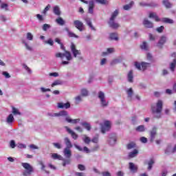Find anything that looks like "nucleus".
Listing matches in <instances>:
<instances>
[{
  "label": "nucleus",
  "mask_w": 176,
  "mask_h": 176,
  "mask_svg": "<svg viewBox=\"0 0 176 176\" xmlns=\"http://www.w3.org/2000/svg\"><path fill=\"white\" fill-rule=\"evenodd\" d=\"M23 67L24 69H25V71H27V72H28V74H32V71L31 70V69H30V67H28V66H27V65L23 64Z\"/></svg>",
  "instance_id": "4d7b16f0"
},
{
  "label": "nucleus",
  "mask_w": 176,
  "mask_h": 176,
  "mask_svg": "<svg viewBox=\"0 0 176 176\" xmlns=\"http://www.w3.org/2000/svg\"><path fill=\"white\" fill-rule=\"evenodd\" d=\"M136 146H137V144H135V142H131L126 145L127 149H133L134 148H136Z\"/></svg>",
  "instance_id": "f704fd0d"
},
{
  "label": "nucleus",
  "mask_w": 176,
  "mask_h": 176,
  "mask_svg": "<svg viewBox=\"0 0 176 176\" xmlns=\"http://www.w3.org/2000/svg\"><path fill=\"white\" fill-rule=\"evenodd\" d=\"M129 168L133 174H135L138 171V166L133 162H129Z\"/></svg>",
  "instance_id": "ddd939ff"
},
{
  "label": "nucleus",
  "mask_w": 176,
  "mask_h": 176,
  "mask_svg": "<svg viewBox=\"0 0 176 176\" xmlns=\"http://www.w3.org/2000/svg\"><path fill=\"white\" fill-rule=\"evenodd\" d=\"M53 12L56 16H60L61 14V11L60 10V7H58V6H55L53 8Z\"/></svg>",
  "instance_id": "bb28decb"
},
{
  "label": "nucleus",
  "mask_w": 176,
  "mask_h": 176,
  "mask_svg": "<svg viewBox=\"0 0 176 176\" xmlns=\"http://www.w3.org/2000/svg\"><path fill=\"white\" fill-rule=\"evenodd\" d=\"M133 5H134V1H131L129 4L124 6V10H129V9H131V8H133Z\"/></svg>",
  "instance_id": "72a5a7b5"
},
{
  "label": "nucleus",
  "mask_w": 176,
  "mask_h": 176,
  "mask_svg": "<svg viewBox=\"0 0 176 176\" xmlns=\"http://www.w3.org/2000/svg\"><path fill=\"white\" fill-rule=\"evenodd\" d=\"M155 164V160L153 159H151L148 162V170H152V166Z\"/></svg>",
  "instance_id": "e433bc0d"
},
{
  "label": "nucleus",
  "mask_w": 176,
  "mask_h": 176,
  "mask_svg": "<svg viewBox=\"0 0 176 176\" xmlns=\"http://www.w3.org/2000/svg\"><path fill=\"white\" fill-rule=\"evenodd\" d=\"M128 81L130 82V83H133V79L134 76H133V70L129 71L127 75Z\"/></svg>",
  "instance_id": "473e14b6"
},
{
  "label": "nucleus",
  "mask_w": 176,
  "mask_h": 176,
  "mask_svg": "<svg viewBox=\"0 0 176 176\" xmlns=\"http://www.w3.org/2000/svg\"><path fill=\"white\" fill-rule=\"evenodd\" d=\"M78 168H79L80 171H85V170H86V167H85V166L82 164H78Z\"/></svg>",
  "instance_id": "0e129e2a"
},
{
  "label": "nucleus",
  "mask_w": 176,
  "mask_h": 176,
  "mask_svg": "<svg viewBox=\"0 0 176 176\" xmlns=\"http://www.w3.org/2000/svg\"><path fill=\"white\" fill-rule=\"evenodd\" d=\"M13 115H21V113L16 107H12Z\"/></svg>",
  "instance_id": "3c124183"
},
{
  "label": "nucleus",
  "mask_w": 176,
  "mask_h": 176,
  "mask_svg": "<svg viewBox=\"0 0 176 176\" xmlns=\"http://www.w3.org/2000/svg\"><path fill=\"white\" fill-rule=\"evenodd\" d=\"M56 22L59 25H64V24H65V21H64V19H63V18H61V17L56 19Z\"/></svg>",
  "instance_id": "c9c22d12"
},
{
  "label": "nucleus",
  "mask_w": 176,
  "mask_h": 176,
  "mask_svg": "<svg viewBox=\"0 0 176 176\" xmlns=\"http://www.w3.org/2000/svg\"><path fill=\"white\" fill-rule=\"evenodd\" d=\"M75 100H76V104H79V102H80V101H82V97L80 96H78L75 98Z\"/></svg>",
  "instance_id": "69168bd1"
},
{
  "label": "nucleus",
  "mask_w": 176,
  "mask_h": 176,
  "mask_svg": "<svg viewBox=\"0 0 176 176\" xmlns=\"http://www.w3.org/2000/svg\"><path fill=\"white\" fill-rule=\"evenodd\" d=\"M65 129L66 131L71 135L73 140H78V134L74 132V131L71 130V129H69V127L68 126H65Z\"/></svg>",
  "instance_id": "2eb2a0df"
},
{
  "label": "nucleus",
  "mask_w": 176,
  "mask_h": 176,
  "mask_svg": "<svg viewBox=\"0 0 176 176\" xmlns=\"http://www.w3.org/2000/svg\"><path fill=\"white\" fill-rule=\"evenodd\" d=\"M33 38L34 36L32 35V34H31V32L27 33V39H28V41H32Z\"/></svg>",
  "instance_id": "052dcab7"
},
{
  "label": "nucleus",
  "mask_w": 176,
  "mask_h": 176,
  "mask_svg": "<svg viewBox=\"0 0 176 176\" xmlns=\"http://www.w3.org/2000/svg\"><path fill=\"white\" fill-rule=\"evenodd\" d=\"M162 3L163 5H164L165 8H166L167 9H170L173 8V4L168 2V0H163Z\"/></svg>",
  "instance_id": "cd10ccee"
},
{
  "label": "nucleus",
  "mask_w": 176,
  "mask_h": 176,
  "mask_svg": "<svg viewBox=\"0 0 176 176\" xmlns=\"http://www.w3.org/2000/svg\"><path fill=\"white\" fill-rule=\"evenodd\" d=\"M98 97L100 101V105H102L103 108L108 107L109 102L107 100V98H105V94H104V92L100 91Z\"/></svg>",
  "instance_id": "39448f33"
},
{
  "label": "nucleus",
  "mask_w": 176,
  "mask_h": 176,
  "mask_svg": "<svg viewBox=\"0 0 176 176\" xmlns=\"http://www.w3.org/2000/svg\"><path fill=\"white\" fill-rule=\"evenodd\" d=\"M137 155H138V150L134 149L132 152H130L129 153V157H131V158L135 157Z\"/></svg>",
  "instance_id": "2f4dec72"
},
{
  "label": "nucleus",
  "mask_w": 176,
  "mask_h": 176,
  "mask_svg": "<svg viewBox=\"0 0 176 176\" xmlns=\"http://www.w3.org/2000/svg\"><path fill=\"white\" fill-rule=\"evenodd\" d=\"M115 53V48H107V52H103V56H107V54H111Z\"/></svg>",
  "instance_id": "ea45409f"
},
{
  "label": "nucleus",
  "mask_w": 176,
  "mask_h": 176,
  "mask_svg": "<svg viewBox=\"0 0 176 176\" xmlns=\"http://www.w3.org/2000/svg\"><path fill=\"white\" fill-rule=\"evenodd\" d=\"M140 49H142V50H144V52H148V50H149V47L148 45H140Z\"/></svg>",
  "instance_id": "6e6d98bb"
},
{
  "label": "nucleus",
  "mask_w": 176,
  "mask_h": 176,
  "mask_svg": "<svg viewBox=\"0 0 176 176\" xmlns=\"http://www.w3.org/2000/svg\"><path fill=\"white\" fill-rule=\"evenodd\" d=\"M149 18L154 19L156 21H160V19H159V16H157V14L155 12H151L149 14Z\"/></svg>",
  "instance_id": "c85d7f7f"
},
{
  "label": "nucleus",
  "mask_w": 176,
  "mask_h": 176,
  "mask_svg": "<svg viewBox=\"0 0 176 176\" xmlns=\"http://www.w3.org/2000/svg\"><path fill=\"white\" fill-rule=\"evenodd\" d=\"M140 6H151V7H155V6H156V4H155L153 3H145V2H140Z\"/></svg>",
  "instance_id": "a19ab883"
},
{
  "label": "nucleus",
  "mask_w": 176,
  "mask_h": 176,
  "mask_svg": "<svg viewBox=\"0 0 176 176\" xmlns=\"http://www.w3.org/2000/svg\"><path fill=\"white\" fill-rule=\"evenodd\" d=\"M52 144L56 149H61V148H63V146L60 143L54 142Z\"/></svg>",
  "instance_id": "864d4df0"
},
{
  "label": "nucleus",
  "mask_w": 176,
  "mask_h": 176,
  "mask_svg": "<svg viewBox=\"0 0 176 176\" xmlns=\"http://www.w3.org/2000/svg\"><path fill=\"white\" fill-rule=\"evenodd\" d=\"M143 25L146 28H153V23L151 22L148 19H144L142 22Z\"/></svg>",
  "instance_id": "dca6fc26"
},
{
  "label": "nucleus",
  "mask_w": 176,
  "mask_h": 176,
  "mask_svg": "<svg viewBox=\"0 0 176 176\" xmlns=\"http://www.w3.org/2000/svg\"><path fill=\"white\" fill-rule=\"evenodd\" d=\"M109 144L111 146H113L116 144V140H118V138L116 137V135L115 133H111L109 136Z\"/></svg>",
  "instance_id": "f8f14e48"
},
{
  "label": "nucleus",
  "mask_w": 176,
  "mask_h": 176,
  "mask_svg": "<svg viewBox=\"0 0 176 176\" xmlns=\"http://www.w3.org/2000/svg\"><path fill=\"white\" fill-rule=\"evenodd\" d=\"M120 63L119 59H114L111 62V65H115V64H118Z\"/></svg>",
  "instance_id": "338daca9"
},
{
  "label": "nucleus",
  "mask_w": 176,
  "mask_h": 176,
  "mask_svg": "<svg viewBox=\"0 0 176 176\" xmlns=\"http://www.w3.org/2000/svg\"><path fill=\"white\" fill-rule=\"evenodd\" d=\"M63 160V167H65V166H67V164H69L71 163V160L63 158V160Z\"/></svg>",
  "instance_id": "8fccbe9b"
},
{
  "label": "nucleus",
  "mask_w": 176,
  "mask_h": 176,
  "mask_svg": "<svg viewBox=\"0 0 176 176\" xmlns=\"http://www.w3.org/2000/svg\"><path fill=\"white\" fill-rule=\"evenodd\" d=\"M70 49H71V52L74 56V57L76 58L78 57V56H80L82 54V52H80V50H78L76 49V47L75 46V45H72L70 46Z\"/></svg>",
  "instance_id": "9d476101"
},
{
  "label": "nucleus",
  "mask_w": 176,
  "mask_h": 176,
  "mask_svg": "<svg viewBox=\"0 0 176 176\" xmlns=\"http://www.w3.org/2000/svg\"><path fill=\"white\" fill-rule=\"evenodd\" d=\"M49 28H50V25H49L47 23H45L43 25V31H47V30H49Z\"/></svg>",
  "instance_id": "bf43d9fd"
},
{
  "label": "nucleus",
  "mask_w": 176,
  "mask_h": 176,
  "mask_svg": "<svg viewBox=\"0 0 176 176\" xmlns=\"http://www.w3.org/2000/svg\"><path fill=\"white\" fill-rule=\"evenodd\" d=\"M164 30V26H160L159 28H157V29H156V31L160 33L163 32Z\"/></svg>",
  "instance_id": "e2e57ef3"
},
{
  "label": "nucleus",
  "mask_w": 176,
  "mask_h": 176,
  "mask_svg": "<svg viewBox=\"0 0 176 176\" xmlns=\"http://www.w3.org/2000/svg\"><path fill=\"white\" fill-rule=\"evenodd\" d=\"M151 111L156 119L162 118V111H163V101L159 100L155 106L151 107Z\"/></svg>",
  "instance_id": "f257e3e1"
},
{
  "label": "nucleus",
  "mask_w": 176,
  "mask_h": 176,
  "mask_svg": "<svg viewBox=\"0 0 176 176\" xmlns=\"http://www.w3.org/2000/svg\"><path fill=\"white\" fill-rule=\"evenodd\" d=\"M83 3H86V5L89 4L88 12L90 14H93L94 13V1H90L89 2L85 0H80Z\"/></svg>",
  "instance_id": "0eeeda50"
},
{
  "label": "nucleus",
  "mask_w": 176,
  "mask_h": 176,
  "mask_svg": "<svg viewBox=\"0 0 176 176\" xmlns=\"http://www.w3.org/2000/svg\"><path fill=\"white\" fill-rule=\"evenodd\" d=\"M109 129H111V122L105 121L104 122V124L102 125L101 132L102 133V134H105L107 131H109Z\"/></svg>",
  "instance_id": "1a4fd4ad"
},
{
  "label": "nucleus",
  "mask_w": 176,
  "mask_h": 176,
  "mask_svg": "<svg viewBox=\"0 0 176 176\" xmlns=\"http://www.w3.org/2000/svg\"><path fill=\"white\" fill-rule=\"evenodd\" d=\"M81 126L84 127V129H86L88 131H90L91 130V126L90 125V123L87 122H81Z\"/></svg>",
  "instance_id": "a878e982"
},
{
  "label": "nucleus",
  "mask_w": 176,
  "mask_h": 176,
  "mask_svg": "<svg viewBox=\"0 0 176 176\" xmlns=\"http://www.w3.org/2000/svg\"><path fill=\"white\" fill-rule=\"evenodd\" d=\"M2 74L5 76V78H6V79H9V78H10V74H9V73H8L7 72H3Z\"/></svg>",
  "instance_id": "774afa93"
},
{
  "label": "nucleus",
  "mask_w": 176,
  "mask_h": 176,
  "mask_svg": "<svg viewBox=\"0 0 176 176\" xmlns=\"http://www.w3.org/2000/svg\"><path fill=\"white\" fill-rule=\"evenodd\" d=\"M91 142H94V144L98 143V135L95 136L92 140H91Z\"/></svg>",
  "instance_id": "680f3d73"
},
{
  "label": "nucleus",
  "mask_w": 176,
  "mask_h": 176,
  "mask_svg": "<svg viewBox=\"0 0 176 176\" xmlns=\"http://www.w3.org/2000/svg\"><path fill=\"white\" fill-rule=\"evenodd\" d=\"M165 155H167V156H170V155H173V153H175L174 151V149L171 146V145L167 146V147L164 150Z\"/></svg>",
  "instance_id": "a211bd4d"
},
{
  "label": "nucleus",
  "mask_w": 176,
  "mask_h": 176,
  "mask_svg": "<svg viewBox=\"0 0 176 176\" xmlns=\"http://www.w3.org/2000/svg\"><path fill=\"white\" fill-rule=\"evenodd\" d=\"M110 38L113 39V41H118V33H111Z\"/></svg>",
  "instance_id": "de8ad7c7"
},
{
  "label": "nucleus",
  "mask_w": 176,
  "mask_h": 176,
  "mask_svg": "<svg viewBox=\"0 0 176 176\" xmlns=\"http://www.w3.org/2000/svg\"><path fill=\"white\" fill-rule=\"evenodd\" d=\"M74 146L78 151H80V152H85V153H90V149L87 148V146H84L82 148L80 146H78L76 144H74Z\"/></svg>",
  "instance_id": "f3484780"
},
{
  "label": "nucleus",
  "mask_w": 176,
  "mask_h": 176,
  "mask_svg": "<svg viewBox=\"0 0 176 176\" xmlns=\"http://www.w3.org/2000/svg\"><path fill=\"white\" fill-rule=\"evenodd\" d=\"M82 140L83 142H85V144H86L87 145H89V144L91 142V139L86 135H82Z\"/></svg>",
  "instance_id": "393cba45"
},
{
  "label": "nucleus",
  "mask_w": 176,
  "mask_h": 176,
  "mask_svg": "<svg viewBox=\"0 0 176 176\" xmlns=\"http://www.w3.org/2000/svg\"><path fill=\"white\" fill-rule=\"evenodd\" d=\"M58 116H68V112L67 111H61L59 113H56V117Z\"/></svg>",
  "instance_id": "4c0bfd02"
},
{
  "label": "nucleus",
  "mask_w": 176,
  "mask_h": 176,
  "mask_svg": "<svg viewBox=\"0 0 176 176\" xmlns=\"http://www.w3.org/2000/svg\"><path fill=\"white\" fill-rule=\"evenodd\" d=\"M175 67H176V59H174L169 66V68L170 71H172V72H174V71H175Z\"/></svg>",
  "instance_id": "7c9ffc66"
},
{
  "label": "nucleus",
  "mask_w": 176,
  "mask_h": 176,
  "mask_svg": "<svg viewBox=\"0 0 176 176\" xmlns=\"http://www.w3.org/2000/svg\"><path fill=\"white\" fill-rule=\"evenodd\" d=\"M74 25L80 32L85 30V25L83 24V22L79 20H75L74 21Z\"/></svg>",
  "instance_id": "6e6552de"
},
{
  "label": "nucleus",
  "mask_w": 176,
  "mask_h": 176,
  "mask_svg": "<svg viewBox=\"0 0 176 176\" xmlns=\"http://www.w3.org/2000/svg\"><path fill=\"white\" fill-rule=\"evenodd\" d=\"M136 131H145V126L144 125H140L136 128Z\"/></svg>",
  "instance_id": "5fc2aeb1"
},
{
  "label": "nucleus",
  "mask_w": 176,
  "mask_h": 176,
  "mask_svg": "<svg viewBox=\"0 0 176 176\" xmlns=\"http://www.w3.org/2000/svg\"><path fill=\"white\" fill-rule=\"evenodd\" d=\"M63 155L67 159H69L71 156H72V151H71V148H64Z\"/></svg>",
  "instance_id": "aec40b11"
},
{
  "label": "nucleus",
  "mask_w": 176,
  "mask_h": 176,
  "mask_svg": "<svg viewBox=\"0 0 176 176\" xmlns=\"http://www.w3.org/2000/svg\"><path fill=\"white\" fill-rule=\"evenodd\" d=\"M81 94L84 97H86V96H89V91L86 89H81Z\"/></svg>",
  "instance_id": "603ef678"
},
{
  "label": "nucleus",
  "mask_w": 176,
  "mask_h": 176,
  "mask_svg": "<svg viewBox=\"0 0 176 176\" xmlns=\"http://www.w3.org/2000/svg\"><path fill=\"white\" fill-rule=\"evenodd\" d=\"M135 67L140 71H145V69L149 67V63L145 62H142V63L135 62Z\"/></svg>",
  "instance_id": "423d86ee"
},
{
  "label": "nucleus",
  "mask_w": 176,
  "mask_h": 176,
  "mask_svg": "<svg viewBox=\"0 0 176 176\" xmlns=\"http://www.w3.org/2000/svg\"><path fill=\"white\" fill-rule=\"evenodd\" d=\"M51 8L50 4H48L44 9V10L43 11V14H46V13H47L48 10H50Z\"/></svg>",
  "instance_id": "13d9d810"
},
{
  "label": "nucleus",
  "mask_w": 176,
  "mask_h": 176,
  "mask_svg": "<svg viewBox=\"0 0 176 176\" xmlns=\"http://www.w3.org/2000/svg\"><path fill=\"white\" fill-rule=\"evenodd\" d=\"M85 21L86 22V24L92 30V31H96V28L93 25V23H91V19L89 17H86L84 19Z\"/></svg>",
  "instance_id": "6ab92c4d"
},
{
  "label": "nucleus",
  "mask_w": 176,
  "mask_h": 176,
  "mask_svg": "<svg viewBox=\"0 0 176 176\" xmlns=\"http://www.w3.org/2000/svg\"><path fill=\"white\" fill-rule=\"evenodd\" d=\"M21 166L23 167V168H25V170H26L22 173L23 176L31 175V174L34 173V167H32V166H31V164L29 163L22 162Z\"/></svg>",
  "instance_id": "20e7f679"
},
{
  "label": "nucleus",
  "mask_w": 176,
  "mask_h": 176,
  "mask_svg": "<svg viewBox=\"0 0 176 176\" xmlns=\"http://www.w3.org/2000/svg\"><path fill=\"white\" fill-rule=\"evenodd\" d=\"M167 42V37L162 36L160 39L159 44L160 45H164Z\"/></svg>",
  "instance_id": "79ce46f5"
},
{
  "label": "nucleus",
  "mask_w": 176,
  "mask_h": 176,
  "mask_svg": "<svg viewBox=\"0 0 176 176\" xmlns=\"http://www.w3.org/2000/svg\"><path fill=\"white\" fill-rule=\"evenodd\" d=\"M58 108H60V109H68L71 108V103L69 102H67L66 103L58 102Z\"/></svg>",
  "instance_id": "4468645a"
},
{
  "label": "nucleus",
  "mask_w": 176,
  "mask_h": 176,
  "mask_svg": "<svg viewBox=\"0 0 176 176\" xmlns=\"http://www.w3.org/2000/svg\"><path fill=\"white\" fill-rule=\"evenodd\" d=\"M1 9H4L6 11L9 10V6L7 3H2L1 4Z\"/></svg>",
  "instance_id": "09e8293b"
},
{
  "label": "nucleus",
  "mask_w": 176,
  "mask_h": 176,
  "mask_svg": "<svg viewBox=\"0 0 176 176\" xmlns=\"http://www.w3.org/2000/svg\"><path fill=\"white\" fill-rule=\"evenodd\" d=\"M157 135V128L154 126L151 131H150V141L151 142H153L155 141V138H156V135Z\"/></svg>",
  "instance_id": "9b49d317"
},
{
  "label": "nucleus",
  "mask_w": 176,
  "mask_h": 176,
  "mask_svg": "<svg viewBox=\"0 0 176 176\" xmlns=\"http://www.w3.org/2000/svg\"><path fill=\"white\" fill-rule=\"evenodd\" d=\"M39 164H40V166H41V170H43V171H45V173H46V174H50V172H49V170H45V168L46 166H45V164H43V162L42 161H41V162H39Z\"/></svg>",
  "instance_id": "49530a36"
},
{
  "label": "nucleus",
  "mask_w": 176,
  "mask_h": 176,
  "mask_svg": "<svg viewBox=\"0 0 176 176\" xmlns=\"http://www.w3.org/2000/svg\"><path fill=\"white\" fill-rule=\"evenodd\" d=\"M65 144L66 145V148H65L71 149V148H72V143H71V140H69V138H65Z\"/></svg>",
  "instance_id": "b1692460"
},
{
  "label": "nucleus",
  "mask_w": 176,
  "mask_h": 176,
  "mask_svg": "<svg viewBox=\"0 0 176 176\" xmlns=\"http://www.w3.org/2000/svg\"><path fill=\"white\" fill-rule=\"evenodd\" d=\"M6 123L8 124L12 125L13 124V122H14V117L13 116V114H10L6 120Z\"/></svg>",
  "instance_id": "4be33fe9"
},
{
  "label": "nucleus",
  "mask_w": 176,
  "mask_h": 176,
  "mask_svg": "<svg viewBox=\"0 0 176 176\" xmlns=\"http://www.w3.org/2000/svg\"><path fill=\"white\" fill-rule=\"evenodd\" d=\"M65 120L68 123H72V124H76V123H79V122H80V118L72 120L69 117H66Z\"/></svg>",
  "instance_id": "412c9836"
},
{
  "label": "nucleus",
  "mask_w": 176,
  "mask_h": 176,
  "mask_svg": "<svg viewBox=\"0 0 176 176\" xmlns=\"http://www.w3.org/2000/svg\"><path fill=\"white\" fill-rule=\"evenodd\" d=\"M162 21L164 23H166L167 24H174V21L168 18H164Z\"/></svg>",
  "instance_id": "37998d69"
},
{
  "label": "nucleus",
  "mask_w": 176,
  "mask_h": 176,
  "mask_svg": "<svg viewBox=\"0 0 176 176\" xmlns=\"http://www.w3.org/2000/svg\"><path fill=\"white\" fill-rule=\"evenodd\" d=\"M118 14H119V10H116L111 14V16L109 21V25L111 28L113 30H118L120 27V25L116 22H115V19L118 17Z\"/></svg>",
  "instance_id": "f03ea898"
},
{
  "label": "nucleus",
  "mask_w": 176,
  "mask_h": 176,
  "mask_svg": "<svg viewBox=\"0 0 176 176\" xmlns=\"http://www.w3.org/2000/svg\"><path fill=\"white\" fill-rule=\"evenodd\" d=\"M52 157L54 160H63V156L57 154V153H52Z\"/></svg>",
  "instance_id": "c756f323"
},
{
  "label": "nucleus",
  "mask_w": 176,
  "mask_h": 176,
  "mask_svg": "<svg viewBox=\"0 0 176 176\" xmlns=\"http://www.w3.org/2000/svg\"><path fill=\"white\" fill-rule=\"evenodd\" d=\"M65 30L67 32L68 36L69 38H79V36H78V35H76L74 32L69 31V29L68 28H65Z\"/></svg>",
  "instance_id": "5701e85b"
},
{
  "label": "nucleus",
  "mask_w": 176,
  "mask_h": 176,
  "mask_svg": "<svg viewBox=\"0 0 176 176\" xmlns=\"http://www.w3.org/2000/svg\"><path fill=\"white\" fill-rule=\"evenodd\" d=\"M95 2L100 5H108V0H95Z\"/></svg>",
  "instance_id": "a18cd8bd"
},
{
  "label": "nucleus",
  "mask_w": 176,
  "mask_h": 176,
  "mask_svg": "<svg viewBox=\"0 0 176 176\" xmlns=\"http://www.w3.org/2000/svg\"><path fill=\"white\" fill-rule=\"evenodd\" d=\"M126 94L129 98H131L133 97V94H134V91H133V88H129L126 90Z\"/></svg>",
  "instance_id": "58836bf2"
},
{
  "label": "nucleus",
  "mask_w": 176,
  "mask_h": 176,
  "mask_svg": "<svg viewBox=\"0 0 176 176\" xmlns=\"http://www.w3.org/2000/svg\"><path fill=\"white\" fill-rule=\"evenodd\" d=\"M58 85H63V81H61V80H56L52 84V87H54V86H58Z\"/></svg>",
  "instance_id": "c03bdc74"
},
{
  "label": "nucleus",
  "mask_w": 176,
  "mask_h": 176,
  "mask_svg": "<svg viewBox=\"0 0 176 176\" xmlns=\"http://www.w3.org/2000/svg\"><path fill=\"white\" fill-rule=\"evenodd\" d=\"M60 49L62 50H64L65 53H63V54L61 52L57 53V54H56L55 56L58 58H62V60H63V58H64V57H65L66 60H67V61H71V60H72V55H71V52L65 50V47H64V45H60Z\"/></svg>",
  "instance_id": "7ed1b4c3"
}]
</instances>
